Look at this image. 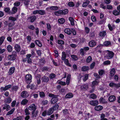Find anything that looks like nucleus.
<instances>
[{
  "instance_id": "7c9ffc66",
  "label": "nucleus",
  "mask_w": 120,
  "mask_h": 120,
  "mask_svg": "<svg viewBox=\"0 0 120 120\" xmlns=\"http://www.w3.org/2000/svg\"><path fill=\"white\" fill-rule=\"evenodd\" d=\"M63 60L64 61L65 64L66 65L70 67L71 66V64L69 63V61L68 59H66L64 60Z\"/></svg>"
},
{
  "instance_id": "13d9d810",
  "label": "nucleus",
  "mask_w": 120,
  "mask_h": 120,
  "mask_svg": "<svg viewBox=\"0 0 120 120\" xmlns=\"http://www.w3.org/2000/svg\"><path fill=\"white\" fill-rule=\"evenodd\" d=\"M20 4V2L19 1H16L14 3V4L15 6L17 7L19 6Z\"/></svg>"
},
{
  "instance_id": "69168bd1",
  "label": "nucleus",
  "mask_w": 120,
  "mask_h": 120,
  "mask_svg": "<svg viewBox=\"0 0 120 120\" xmlns=\"http://www.w3.org/2000/svg\"><path fill=\"white\" fill-rule=\"evenodd\" d=\"M91 19L93 22H95L96 21V19L95 16L94 15H92L91 17Z\"/></svg>"
},
{
  "instance_id": "1a4fd4ad",
  "label": "nucleus",
  "mask_w": 120,
  "mask_h": 120,
  "mask_svg": "<svg viewBox=\"0 0 120 120\" xmlns=\"http://www.w3.org/2000/svg\"><path fill=\"white\" fill-rule=\"evenodd\" d=\"M14 49L17 52H19L21 50V47L19 45L16 44L14 46Z\"/></svg>"
},
{
  "instance_id": "9b49d317",
  "label": "nucleus",
  "mask_w": 120,
  "mask_h": 120,
  "mask_svg": "<svg viewBox=\"0 0 120 120\" xmlns=\"http://www.w3.org/2000/svg\"><path fill=\"white\" fill-rule=\"evenodd\" d=\"M109 85L111 87H120V84L119 83H118L117 84H116L114 83H110Z\"/></svg>"
},
{
  "instance_id": "f8f14e48",
  "label": "nucleus",
  "mask_w": 120,
  "mask_h": 120,
  "mask_svg": "<svg viewBox=\"0 0 120 120\" xmlns=\"http://www.w3.org/2000/svg\"><path fill=\"white\" fill-rule=\"evenodd\" d=\"M116 98L113 95L110 96L109 98V101L111 102H113L115 100Z\"/></svg>"
},
{
  "instance_id": "603ef678",
  "label": "nucleus",
  "mask_w": 120,
  "mask_h": 120,
  "mask_svg": "<svg viewBox=\"0 0 120 120\" xmlns=\"http://www.w3.org/2000/svg\"><path fill=\"white\" fill-rule=\"evenodd\" d=\"M81 87L82 89L86 90L88 88V85H84L82 86Z\"/></svg>"
},
{
  "instance_id": "8fccbe9b",
  "label": "nucleus",
  "mask_w": 120,
  "mask_h": 120,
  "mask_svg": "<svg viewBox=\"0 0 120 120\" xmlns=\"http://www.w3.org/2000/svg\"><path fill=\"white\" fill-rule=\"evenodd\" d=\"M92 60V58L91 56H88L87 59L86 61L87 63H89Z\"/></svg>"
},
{
  "instance_id": "2eb2a0df",
  "label": "nucleus",
  "mask_w": 120,
  "mask_h": 120,
  "mask_svg": "<svg viewBox=\"0 0 120 120\" xmlns=\"http://www.w3.org/2000/svg\"><path fill=\"white\" fill-rule=\"evenodd\" d=\"M15 68L14 67H11L9 70L8 73L10 75H12L13 73L14 72Z\"/></svg>"
},
{
  "instance_id": "a19ab883",
  "label": "nucleus",
  "mask_w": 120,
  "mask_h": 120,
  "mask_svg": "<svg viewBox=\"0 0 120 120\" xmlns=\"http://www.w3.org/2000/svg\"><path fill=\"white\" fill-rule=\"evenodd\" d=\"M105 115L103 113L101 114V120H108L106 118H105Z\"/></svg>"
},
{
  "instance_id": "37998d69",
  "label": "nucleus",
  "mask_w": 120,
  "mask_h": 120,
  "mask_svg": "<svg viewBox=\"0 0 120 120\" xmlns=\"http://www.w3.org/2000/svg\"><path fill=\"white\" fill-rule=\"evenodd\" d=\"M59 107V106L57 104L55 105L53 107L51 108L52 109L53 111L56 110L58 109Z\"/></svg>"
},
{
  "instance_id": "5701e85b",
  "label": "nucleus",
  "mask_w": 120,
  "mask_h": 120,
  "mask_svg": "<svg viewBox=\"0 0 120 120\" xmlns=\"http://www.w3.org/2000/svg\"><path fill=\"white\" fill-rule=\"evenodd\" d=\"M115 73V69L114 68H112L111 70L110 71V75L111 77L113 76L114 75Z\"/></svg>"
},
{
  "instance_id": "bb28decb",
  "label": "nucleus",
  "mask_w": 120,
  "mask_h": 120,
  "mask_svg": "<svg viewBox=\"0 0 120 120\" xmlns=\"http://www.w3.org/2000/svg\"><path fill=\"white\" fill-rule=\"evenodd\" d=\"M62 10H59L58 11H55L54 14L56 15L59 16L60 14L63 15Z\"/></svg>"
},
{
  "instance_id": "f257e3e1",
  "label": "nucleus",
  "mask_w": 120,
  "mask_h": 120,
  "mask_svg": "<svg viewBox=\"0 0 120 120\" xmlns=\"http://www.w3.org/2000/svg\"><path fill=\"white\" fill-rule=\"evenodd\" d=\"M17 52L15 51L12 52V53L11 55L8 56L7 58L8 60L10 61L14 60H15L17 56Z\"/></svg>"
},
{
  "instance_id": "f704fd0d",
  "label": "nucleus",
  "mask_w": 120,
  "mask_h": 120,
  "mask_svg": "<svg viewBox=\"0 0 120 120\" xmlns=\"http://www.w3.org/2000/svg\"><path fill=\"white\" fill-rule=\"evenodd\" d=\"M71 56L72 59L74 60H76L78 59L77 56L75 55H71Z\"/></svg>"
},
{
  "instance_id": "3c124183",
  "label": "nucleus",
  "mask_w": 120,
  "mask_h": 120,
  "mask_svg": "<svg viewBox=\"0 0 120 120\" xmlns=\"http://www.w3.org/2000/svg\"><path fill=\"white\" fill-rule=\"evenodd\" d=\"M90 97L92 99H94L96 98L97 96L94 94H92L90 95Z\"/></svg>"
},
{
  "instance_id": "f03ea898",
  "label": "nucleus",
  "mask_w": 120,
  "mask_h": 120,
  "mask_svg": "<svg viewBox=\"0 0 120 120\" xmlns=\"http://www.w3.org/2000/svg\"><path fill=\"white\" fill-rule=\"evenodd\" d=\"M107 54L105 57L108 59H109L112 58L114 55V53L112 51L109 50H107Z\"/></svg>"
},
{
  "instance_id": "6e6d98bb",
  "label": "nucleus",
  "mask_w": 120,
  "mask_h": 120,
  "mask_svg": "<svg viewBox=\"0 0 120 120\" xmlns=\"http://www.w3.org/2000/svg\"><path fill=\"white\" fill-rule=\"evenodd\" d=\"M4 106L6 108V110L8 111L10 109V106L6 104H4Z\"/></svg>"
},
{
  "instance_id": "774afa93",
  "label": "nucleus",
  "mask_w": 120,
  "mask_h": 120,
  "mask_svg": "<svg viewBox=\"0 0 120 120\" xmlns=\"http://www.w3.org/2000/svg\"><path fill=\"white\" fill-rule=\"evenodd\" d=\"M10 22L8 24V26L9 27H11L14 25L15 24V23L14 22Z\"/></svg>"
},
{
  "instance_id": "72a5a7b5",
  "label": "nucleus",
  "mask_w": 120,
  "mask_h": 120,
  "mask_svg": "<svg viewBox=\"0 0 120 120\" xmlns=\"http://www.w3.org/2000/svg\"><path fill=\"white\" fill-rule=\"evenodd\" d=\"M7 50L9 52H11L12 50V48L10 45L8 46L7 47Z\"/></svg>"
},
{
  "instance_id": "b1692460",
  "label": "nucleus",
  "mask_w": 120,
  "mask_h": 120,
  "mask_svg": "<svg viewBox=\"0 0 120 120\" xmlns=\"http://www.w3.org/2000/svg\"><path fill=\"white\" fill-rule=\"evenodd\" d=\"M42 82H47L49 81V79L47 77L44 76L42 78Z\"/></svg>"
},
{
  "instance_id": "412c9836",
  "label": "nucleus",
  "mask_w": 120,
  "mask_h": 120,
  "mask_svg": "<svg viewBox=\"0 0 120 120\" xmlns=\"http://www.w3.org/2000/svg\"><path fill=\"white\" fill-rule=\"evenodd\" d=\"M35 43L39 47H41L42 46V44L38 40H36L35 41Z\"/></svg>"
},
{
  "instance_id": "c9c22d12",
  "label": "nucleus",
  "mask_w": 120,
  "mask_h": 120,
  "mask_svg": "<svg viewBox=\"0 0 120 120\" xmlns=\"http://www.w3.org/2000/svg\"><path fill=\"white\" fill-rule=\"evenodd\" d=\"M58 21L59 23L61 24L64 23L65 22L64 19L63 18L59 19Z\"/></svg>"
},
{
  "instance_id": "09e8293b",
  "label": "nucleus",
  "mask_w": 120,
  "mask_h": 120,
  "mask_svg": "<svg viewBox=\"0 0 120 120\" xmlns=\"http://www.w3.org/2000/svg\"><path fill=\"white\" fill-rule=\"evenodd\" d=\"M98 73L99 75H100L101 76L103 74H105V72L104 70L103 69H101L100 70H99Z\"/></svg>"
},
{
  "instance_id": "79ce46f5",
  "label": "nucleus",
  "mask_w": 120,
  "mask_h": 120,
  "mask_svg": "<svg viewBox=\"0 0 120 120\" xmlns=\"http://www.w3.org/2000/svg\"><path fill=\"white\" fill-rule=\"evenodd\" d=\"M53 111L52 108H51L49 109L47 112V115H50L53 113Z\"/></svg>"
},
{
  "instance_id": "39448f33",
  "label": "nucleus",
  "mask_w": 120,
  "mask_h": 120,
  "mask_svg": "<svg viewBox=\"0 0 120 120\" xmlns=\"http://www.w3.org/2000/svg\"><path fill=\"white\" fill-rule=\"evenodd\" d=\"M32 76L30 74H27L26 75L25 80L27 81H29L30 82H31Z\"/></svg>"
},
{
  "instance_id": "338daca9",
  "label": "nucleus",
  "mask_w": 120,
  "mask_h": 120,
  "mask_svg": "<svg viewBox=\"0 0 120 120\" xmlns=\"http://www.w3.org/2000/svg\"><path fill=\"white\" fill-rule=\"evenodd\" d=\"M108 26L109 29L110 31H112V30L113 29V28L112 26H111L110 24H109L108 25Z\"/></svg>"
},
{
  "instance_id": "052dcab7",
  "label": "nucleus",
  "mask_w": 120,
  "mask_h": 120,
  "mask_svg": "<svg viewBox=\"0 0 120 120\" xmlns=\"http://www.w3.org/2000/svg\"><path fill=\"white\" fill-rule=\"evenodd\" d=\"M24 112L26 113V115H29L30 114V113L29 112L28 109L27 108H26L24 110Z\"/></svg>"
},
{
  "instance_id": "864d4df0",
  "label": "nucleus",
  "mask_w": 120,
  "mask_h": 120,
  "mask_svg": "<svg viewBox=\"0 0 120 120\" xmlns=\"http://www.w3.org/2000/svg\"><path fill=\"white\" fill-rule=\"evenodd\" d=\"M71 75L70 74H68L67 77L66 82H69L70 80L71 79Z\"/></svg>"
},
{
  "instance_id": "393cba45",
  "label": "nucleus",
  "mask_w": 120,
  "mask_h": 120,
  "mask_svg": "<svg viewBox=\"0 0 120 120\" xmlns=\"http://www.w3.org/2000/svg\"><path fill=\"white\" fill-rule=\"evenodd\" d=\"M73 95L72 93H68L65 96L66 98H70L73 97Z\"/></svg>"
},
{
  "instance_id": "6e6552de",
  "label": "nucleus",
  "mask_w": 120,
  "mask_h": 120,
  "mask_svg": "<svg viewBox=\"0 0 120 120\" xmlns=\"http://www.w3.org/2000/svg\"><path fill=\"white\" fill-rule=\"evenodd\" d=\"M96 42L94 41L93 40L90 41L89 43V46L91 47H94L96 45Z\"/></svg>"
},
{
  "instance_id": "a18cd8bd",
  "label": "nucleus",
  "mask_w": 120,
  "mask_h": 120,
  "mask_svg": "<svg viewBox=\"0 0 120 120\" xmlns=\"http://www.w3.org/2000/svg\"><path fill=\"white\" fill-rule=\"evenodd\" d=\"M89 1L88 0H87L85 2L83 3L82 6L83 7H85L87 6L89 3Z\"/></svg>"
},
{
  "instance_id": "680f3d73",
  "label": "nucleus",
  "mask_w": 120,
  "mask_h": 120,
  "mask_svg": "<svg viewBox=\"0 0 120 120\" xmlns=\"http://www.w3.org/2000/svg\"><path fill=\"white\" fill-rule=\"evenodd\" d=\"M55 75L53 73H52L49 75V77L50 79L54 78L55 77Z\"/></svg>"
},
{
  "instance_id": "4d7b16f0",
  "label": "nucleus",
  "mask_w": 120,
  "mask_h": 120,
  "mask_svg": "<svg viewBox=\"0 0 120 120\" xmlns=\"http://www.w3.org/2000/svg\"><path fill=\"white\" fill-rule=\"evenodd\" d=\"M68 5L70 7H73L75 6V4L72 2H69L68 4Z\"/></svg>"
},
{
  "instance_id": "f3484780",
  "label": "nucleus",
  "mask_w": 120,
  "mask_h": 120,
  "mask_svg": "<svg viewBox=\"0 0 120 120\" xmlns=\"http://www.w3.org/2000/svg\"><path fill=\"white\" fill-rule=\"evenodd\" d=\"M65 33L67 34L68 35H70L72 33V31L69 28H66L64 30Z\"/></svg>"
},
{
  "instance_id": "ddd939ff",
  "label": "nucleus",
  "mask_w": 120,
  "mask_h": 120,
  "mask_svg": "<svg viewBox=\"0 0 120 120\" xmlns=\"http://www.w3.org/2000/svg\"><path fill=\"white\" fill-rule=\"evenodd\" d=\"M38 112V111L37 110L33 111L32 112V117L33 118L36 117Z\"/></svg>"
},
{
  "instance_id": "4be33fe9",
  "label": "nucleus",
  "mask_w": 120,
  "mask_h": 120,
  "mask_svg": "<svg viewBox=\"0 0 120 120\" xmlns=\"http://www.w3.org/2000/svg\"><path fill=\"white\" fill-rule=\"evenodd\" d=\"M100 103L102 104H106L107 103L106 101L102 97H101L99 100Z\"/></svg>"
},
{
  "instance_id": "4c0bfd02",
  "label": "nucleus",
  "mask_w": 120,
  "mask_h": 120,
  "mask_svg": "<svg viewBox=\"0 0 120 120\" xmlns=\"http://www.w3.org/2000/svg\"><path fill=\"white\" fill-rule=\"evenodd\" d=\"M5 38L4 36H2L0 38V46L3 42Z\"/></svg>"
},
{
  "instance_id": "423d86ee",
  "label": "nucleus",
  "mask_w": 120,
  "mask_h": 120,
  "mask_svg": "<svg viewBox=\"0 0 120 120\" xmlns=\"http://www.w3.org/2000/svg\"><path fill=\"white\" fill-rule=\"evenodd\" d=\"M11 86V85H8L5 86L4 87H2L1 88V91L3 92V91H6L10 88Z\"/></svg>"
},
{
  "instance_id": "9d476101",
  "label": "nucleus",
  "mask_w": 120,
  "mask_h": 120,
  "mask_svg": "<svg viewBox=\"0 0 120 120\" xmlns=\"http://www.w3.org/2000/svg\"><path fill=\"white\" fill-rule=\"evenodd\" d=\"M17 8L16 7H14L12 9V11H10L9 13L10 14H14L17 11Z\"/></svg>"
},
{
  "instance_id": "de8ad7c7",
  "label": "nucleus",
  "mask_w": 120,
  "mask_h": 120,
  "mask_svg": "<svg viewBox=\"0 0 120 120\" xmlns=\"http://www.w3.org/2000/svg\"><path fill=\"white\" fill-rule=\"evenodd\" d=\"M84 50L83 49L81 48L80 49L79 51L80 54L82 56H83L84 54Z\"/></svg>"
},
{
  "instance_id": "58836bf2",
  "label": "nucleus",
  "mask_w": 120,
  "mask_h": 120,
  "mask_svg": "<svg viewBox=\"0 0 120 120\" xmlns=\"http://www.w3.org/2000/svg\"><path fill=\"white\" fill-rule=\"evenodd\" d=\"M49 8L51 10L56 11L58 9V7L57 6H52Z\"/></svg>"
},
{
  "instance_id": "6ab92c4d",
  "label": "nucleus",
  "mask_w": 120,
  "mask_h": 120,
  "mask_svg": "<svg viewBox=\"0 0 120 120\" xmlns=\"http://www.w3.org/2000/svg\"><path fill=\"white\" fill-rule=\"evenodd\" d=\"M29 18L30 20V22H33L37 18L34 15L30 17Z\"/></svg>"
},
{
  "instance_id": "2f4dec72",
  "label": "nucleus",
  "mask_w": 120,
  "mask_h": 120,
  "mask_svg": "<svg viewBox=\"0 0 120 120\" xmlns=\"http://www.w3.org/2000/svg\"><path fill=\"white\" fill-rule=\"evenodd\" d=\"M89 69V67L87 66H83L82 68V70L84 71H86L88 70Z\"/></svg>"
},
{
  "instance_id": "dca6fc26",
  "label": "nucleus",
  "mask_w": 120,
  "mask_h": 120,
  "mask_svg": "<svg viewBox=\"0 0 120 120\" xmlns=\"http://www.w3.org/2000/svg\"><path fill=\"white\" fill-rule=\"evenodd\" d=\"M58 100L57 98L54 97L52 98L51 100V103L52 104H54L57 102Z\"/></svg>"
},
{
  "instance_id": "a878e982",
  "label": "nucleus",
  "mask_w": 120,
  "mask_h": 120,
  "mask_svg": "<svg viewBox=\"0 0 120 120\" xmlns=\"http://www.w3.org/2000/svg\"><path fill=\"white\" fill-rule=\"evenodd\" d=\"M8 20L9 22H14L16 20V19L15 17L11 16L9 18Z\"/></svg>"
},
{
  "instance_id": "c03bdc74",
  "label": "nucleus",
  "mask_w": 120,
  "mask_h": 120,
  "mask_svg": "<svg viewBox=\"0 0 120 120\" xmlns=\"http://www.w3.org/2000/svg\"><path fill=\"white\" fill-rule=\"evenodd\" d=\"M30 2V0H25L24 4L27 8L28 7V5L29 4Z\"/></svg>"
},
{
  "instance_id": "473e14b6",
  "label": "nucleus",
  "mask_w": 120,
  "mask_h": 120,
  "mask_svg": "<svg viewBox=\"0 0 120 120\" xmlns=\"http://www.w3.org/2000/svg\"><path fill=\"white\" fill-rule=\"evenodd\" d=\"M34 85L33 84H30V83L27 86V88H30L31 89H33L34 88Z\"/></svg>"
},
{
  "instance_id": "c756f323",
  "label": "nucleus",
  "mask_w": 120,
  "mask_h": 120,
  "mask_svg": "<svg viewBox=\"0 0 120 120\" xmlns=\"http://www.w3.org/2000/svg\"><path fill=\"white\" fill-rule=\"evenodd\" d=\"M106 34V33L105 31H103L101 32L99 34V36L102 37H105Z\"/></svg>"
},
{
  "instance_id": "4468645a",
  "label": "nucleus",
  "mask_w": 120,
  "mask_h": 120,
  "mask_svg": "<svg viewBox=\"0 0 120 120\" xmlns=\"http://www.w3.org/2000/svg\"><path fill=\"white\" fill-rule=\"evenodd\" d=\"M61 59L62 60H64L66 59L67 57V54L64 52H62V53Z\"/></svg>"
},
{
  "instance_id": "bf43d9fd",
  "label": "nucleus",
  "mask_w": 120,
  "mask_h": 120,
  "mask_svg": "<svg viewBox=\"0 0 120 120\" xmlns=\"http://www.w3.org/2000/svg\"><path fill=\"white\" fill-rule=\"evenodd\" d=\"M103 64L105 65H107L109 64H110V62L108 60L105 61L104 62Z\"/></svg>"
},
{
  "instance_id": "7ed1b4c3",
  "label": "nucleus",
  "mask_w": 120,
  "mask_h": 120,
  "mask_svg": "<svg viewBox=\"0 0 120 120\" xmlns=\"http://www.w3.org/2000/svg\"><path fill=\"white\" fill-rule=\"evenodd\" d=\"M37 109V107L34 104H33L29 106L28 109L32 111L35 110Z\"/></svg>"
},
{
  "instance_id": "a211bd4d",
  "label": "nucleus",
  "mask_w": 120,
  "mask_h": 120,
  "mask_svg": "<svg viewBox=\"0 0 120 120\" xmlns=\"http://www.w3.org/2000/svg\"><path fill=\"white\" fill-rule=\"evenodd\" d=\"M11 101V99L10 97H8L5 98L4 100V102L6 103H10Z\"/></svg>"
},
{
  "instance_id": "cd10ccee",
  "label": "nucleus",
  "mask_w": 120,
  "mask_h": 120,
  "mask_svg": "<svg viewBox=\"0 0 120 120\" xmlns=\"http://www.w3.org/2000/svg\"><path fill=\"white\" fill-rule=\"evenodd\" d=\"M38 14L41 15H43L46 14L45 10H39Z\"/></svg>"
},
{
  "instance_id": "0eeeda50",
  "label": "nucleus",
  "mask_w": 120,
  "mask_h": 120,
  "mask_svg": "<svg viewBox=\"0 0 120 120\" xmlns=\"http://www.w3.org/2000/svg\"><path fill=\"white\" fill-rule=\"evenodd\" d=\"M98 103V102L97 100H93L90 101V104L93 106H96Z\"/></svg>"
},
{
  "instance_id": "ea45409f",
  "label": "nucleus",
  "mask_w": 120,
  "mask_h": 120,
  "mask_svg": "<svg viewBox=\"0 0 120 120\" xmlns=\"http://www.w3.org/2000/svg\"><path fill=\"white\" fill-rule=\"evenodd\" d=\"M15 108H13L10 111L8 112L7 114V115H9L12 114L15 110Z\"/></svg>"
},
{
  "instance_id": "0e129e2a",
  "label": "nucleus",
  "mask_w": 120,
  "mask_h": 120,
  "mask_svg": "<svg viewBox=\"0 0 120 120\" xmlns=\"http://www.w3.org/2000/svg\"><path fill=\"white\" fill-rule=\"evenodd\" d=\"M47 28L48 30H51V26L50 25L49 23H47Z\"/></svg>"
},
{
  "instance_id": "aec40b11",
  "label": "nucleus",
  "mask_w": 120,
  "mask_h": 120,
  "mask_svg": "<svg viewBox=\"0 0 120 120\" xmlns=\"http://www.w3.org/2000/svg\"><path fill=\"white\" fill-rule=\"evenodd\" d=\"M28 101L26 99H24L21 102V104L23 105H26L28 102Z\"/></svg>"
},
{
  "instance_id": "5fc2aeb1",
  "label": "nucleus",
  "mask_w": 120,
  "mask_h": 120,
  "mask_svg": "<svg viewBox=\"0 0 120 120\" xmlns=\"http://www.w3.org/2000/svg\"><path fill=\"white\" fill-rule=\"evenodd\" d=\"M89 76V74H86L84 78L83 79V80L84 82H85L88 79Z\"/></svg>"
},
{
  "instance_id": "49530a36",
  "label": "nucleus",
  "mask_w": 120,
  "mask_h": 120,
  "mask_svg": "<svg viewBox=\"0 0 120 120\" xmlns=\"http://www.w3.org/2000/svg\"><path fill=\"white\" fill-rule=\"evenodd\" d=\"M113 14L115 15H118L120 14V11H118L117 10H114L112 12Z\"/></svg>"
},
{
  "instance_id": "e433bc0d",
  "label": "nucleus",
  "mask_w": 120,
  "mask_h": 120,
  "mask_svg": "<svg viewBox=\"0 0 120 120\" xmlns=\"http://www.w3.org/2000/svg\"><path fill=\"white\" fill-rule=\"evenodd\" d=\"M104 46H107L111 45V42L109 41H107L104 42Z\"/></svg>"
},
{
  "instance_id": "e2e57ef3",
  "label": "nucleus",
  "mask_w": 120,
  "mask_h": 120,
  "mask_svg": "<svg viewBox=\"0 0 120 120\" xmlns=\"http://www.w3.org/2000/svg\"><path fill=\"white\" fill-rule=\"evenodd\" d=\"M40 95L41 98H43L45 96V94L43 92H40Z\"/></svg>"
},
{
  "instance_id": "20e7f679",
  "label": "nucleus",
  "mask_w": 120,
  "mask_h": 120,
  "mask_svg": "<svg viewBox=\"0 0 120 120\" xmlns=\"http://www.w3.org/2000/svg\"><path fill=\"white\" fill-rule=\"evenodd\" d=\"M29 96V94L27 92L24 91H22L21 94V96L23 98H26L28 97Z\"/></svg>"
},
{
  "instance_id": "c85d7f7f",
  "label": "nucleus",
  "mask_w": 120,
  "mask_h": 120,
  "mask_svg": "<svg viewBox=\"0 0 120 120\" xmlns=\"http://www.w3.org/2000/svg\"><path fill=\"white\" fill-rule=\"evenodd\" d=\"M103 109L102 106L101 105H98L95 107V109L97 111H99Z\"/></svg>"
}]
</instances>
